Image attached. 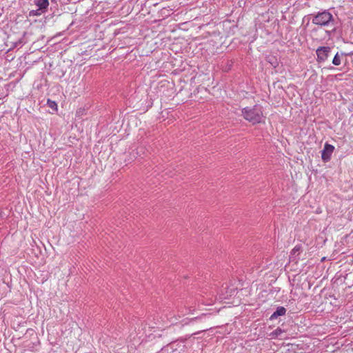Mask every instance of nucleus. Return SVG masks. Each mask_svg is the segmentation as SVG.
<instances>
[{"label": "nucleus", "mask_w": 353, "mask_h": 353, "mask_svg": "<svg viewBox=\"0 0 353 353\" xmlns=\"http://www.w3.org/2000/svg\"><path fill=\"white\" fill-rule=\"evenodd\" d=\"M312 23L321 27L332 28L331 30L326 31L328 35H331L336 30L335 18L327 10L312 14Z\"/></svg>", "instance_id": "1"}, {"label": "nucleus", "mask_w": 353, "mask_h": 353, "mask_svg": "<svg viewBox=\"0 0 353 353\" xmlns=\"http://www.w3.org/2000/svg\"><path fill=\"white\" fill-rule=\"evenodd\" d=\"M241 116L252 124L260 123L263 119L262 107L259 105H254L252 107L242 108Z\"/></svg>", "instance_id": "2"}, {"label": "nucleus", "mask_w": 353, "mask_h": 353, "mask_svg": "<svg viewBox=\"0 0 353 353\" xmlns=\"http://www.w3.org/2000/svg\"><path fill=\"white\" fill-rule=\"evenodd\" d=\"M332 52V48L329 46H320L316 50L317 56L316 61L319 63H323L327 61Z\"/></svg>", "instance_id": "3"}, {"label": "nucleus", "mask_w": 353, "mask_h": 353, "mask_svg": "<svg viewBox=\"0 0 353 353\" xmlns=\"http://www.w3.org/2000/svg\"><path fill=\"white\" fill-rule=\"evenodd\" d=\"M334 150V147L332 145L327 143L325 144L321 152V158L324 162H327L330 160Z\"/></svg>", "instance_id": "4"}, {"label": "nucleus", "mask_w": 353, "mask_h": 353, "mask_svg": "<svg viewBox=\"0 0 353 353\" xmlns=\"http://www.w3.org/2000/svg\"><path fill=\"white\" fill-rule=\"evenodd\" d=\"M286 313V309L283 306L277 307L276 310L272 314L270 317V321H274L281 316H284Z\"/></svg>", "instance_id": "5"}, {"label": "nucleus", "mask_w": 353, "mask_h": 353, "mask_svg": "<svg viewBox=\"0 0 353 353\" xmlns=\"http://www.w3.org/2000/svg\"><path fill=\"white\" fill-rule=\"evenodd\" d=\"M34 3L42 12H45L49 6L48 0H34Z\"/></svg>", "instance_id": "6"}, {"label": "nucleus", "mask_w": 353, "mask_h": 353, "mask_svg": "<svg viewBox=\"0 0 353 353\" xmlns=\"http://www.w3.org/2000/svg\"><path fill=\"white\" fill-rule=\"evenodd\" d=\"M284 330H282L281 328L280 327H277L276 329H275L274 331H272L270 334V337L271 339H277V338H280V339H282V334L284 333Z\"/></svg>", "instance_id": "7"}, {"label": "nucleus", "mask_w": 353, "mask_h": 353, "mask_svg": "<svg viewBox=\"0 0 353 353\" xmlns=\"http://www.w3.org/2000/svg\"><path fill=\"white\" fill-rule=\"evenodd\" d=\"M193 311H194V309H192L191 307H185L184 308L179 307L177 310V312L179 314V317H181L182 316H185L188 314L192 313Z\"/></svg>", "instance_id": "8"}, {"label": "nucleus", "mask_w": 353, "mask_h": 353, "mask_svg": "<svg viewBox=\"0 0 353 353\" xmlns=\"http://www.w3.org/2000/svg\"><path fill=\"white\" fill-rule=\"evenodd\" d=\"M332 63L334 65H340L341 64V56L339 52H336L332 59Z\"/></svg>", "instance_id": "9"}, {"label": "nucleus", "mask_w": 353, "mask_h": 353, "mask_svg": "<svg viewBox=\"0 0 353 353\" xmlns=\"http://www.w3.org/2000/svg\"><path fill=\"white\" fill-rule=\"evenodd\" d=\"M301 251V245H296L291 252V257H296V256H299L300 252Z\"/></svg>", "instance_id": "10"}, {"label": "nucleus", "mask_w": 353, "mask_h": 353, "mask_svg": "<svg viewBox=\"0 0 353 353\" xmlns=\"http://www.w3.org/2000/svg\"><path fill=\"white\" fill-rule=\"evenodd\" d=\"M48 106L52 108V109H54V110H57V103H55V101H52L50 99H48V102H47Z\"/></svg>", "instance_id": "11"}, {"label": "nucleus", "mask_w": 353, "mask_h": 353, "mask_svg": "<svg viewBox=\"0 0 353 353\" xmlns=\"http://www.w3.org/2000/svg\"><path fill=\"white\" fill-rule=\"evenodd\" d=\"M349 110L353 112V103L349 106Z\"/></svg>", "instance_id": "12"}, {"label": "nucleus", "mask_w": 353, "mask_h": 353, "mask_svg": "<svg viewBox=\"0 0 353 353\" xmlns=\"http://www.w3.org/2000/svg\"><path fill=\"white\" fill-rule=\"evenodd\" d=\"M198 319V317H195V318L192 319V320H194V319Z\"/></svg>", "instance_id": "13"}]
</instances>
